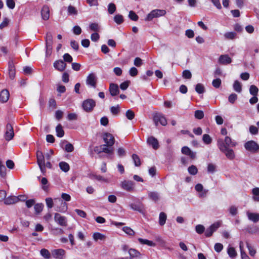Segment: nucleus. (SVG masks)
<instances>
[{
    "label": "nucleus",
    "mask_w": 259,
    "mask_h": 259,
    "mask_svg": "<svg viewBox=\"0 0 259 259\" xmlns=\"http://www.w3.org/2000/svg\"><path fill=\"white\" fill-rule=\"evenodd\" d=\"M219 149L224 153L226 157L229 159H233L235 157V154L232 149H229L224 143V141L222 139H219L217 143Z\"/></svg>",
    "instance_id": "obj_1"
},
{
    "label": "nucleus",
    "mask_w": 259,
    "mask_h": 259,
    "mask_svg": "<svg viewBox=\"0 0 259 259\" xmlns=\"http://www.w3.org/2000/svg\"><path fill=\"white\" fill-rule=\"evenodd\" d=\"M166 11L164 10L156 9L152 11L145 18V21H149L154 18H157L160 16H164Z\"/></svg>",
    "instance_id": "obj_2"
},
{
    "label": "nucleus",
    "mask_w": 259,
    "mask_h": 259,
    "mask_svg": "<svg viewBox=\"0 0 259 259\" xmlns=\"http://www.w3.org/2000/svg\"><path fill=\"white\" fill-rule=\"evenodd\" d=\"M96 106V102L92 99H88L83 101L82 107L83 109L87 112L92 111Z\"/></svg>",
    "instance_id": "obj_3"
},
{
    "label": "nucleus",
    "mask_w": 259,
    "mask_h": 259,
    "mask_svg": "<svg viewBox=\"0 0 259 259\" xmlns=\"http://www.w3.org/2000/svg\"><path fill=\"white\" fill-rule=\"evenodd\" d=\"M245 149L251 153H256L259 151V145L254 141H249L244 144Z\"/></svg>",
    "instance_id": "obj_4"
},
{
    "label": "nucleus",
    "mask_w": 259,
    "mask_h": 259,
    "mask_svg": "<svg viewBox=\"0 0 259 259\" xmlns=\"http://www.w3.org/2000/svg\"><path fill=\"white\" fill-rule=\"evenodd\" d=\"M153 121L156 126L158 124L159 122L163 126L167 124L166 118L163 114L160 113H155L153 114Z\"/></svg>",
    "instance_id": "obj_5"
},
{
    "label": "nucleus",
    "mask_w": 259,
    "mask_h": 259,
    "mask_svg": "<svg viewBox=\"0 0 259 259\" xmlns=\"http://www.w3.org/2000/svg\"><path fill=\"white\" fill-rule=\"evenodd\" d=\"M97 78L94 73H91L87 77L86 83L91 87L95 88L96 87Z\"/></svg>",
    "instance_id": "obj_6"
},
{
    "label": "nucleus",
    "mask_w": 259,
    "mask_h": 259,
    "mask_svg": "<svg viewBox=\"0 0 259 259\" xmlns=\"http://www.w3.org/2000/svg\"><path fill=\"white\" fill-rule=\"evenodd\" d=\"M103 139L106 145L109 147L112 146L115 142V139L113 136L108 133H105L103 135Z\"/></svg>",
    "instance_id": "obj_7"
},
{
    "label": "nucleus",
    "mask_w": 259,
    "mask_h": 259,
    "mask_svg": "<svg viewBox=\"0 0 259 259\" xmlns=\"http://www.w3.org/2000/svg\"><path fill=\"white\" fill-rule=\"evenodd\" d=\"M120 186L123 189L127 191L131 192L134 190L135 183L132 181H123L121 183Z\"/></svg>",
    "instance_id": "obj_8"
},
{
    "label": "nucleus",
    "mask_w": 259,
    "mask_h": 259,
    "mask_svg": "<svg viewBox=\"0 0 259 259\" xmlns=\"http://www.w3.org/2000/svg\"><path fill=\"white\" fill-rule=\"evenodd\" d=\"M14 136V133L13 131V127L11 124L8 123L6 126V131L5 134V139L7 141H9L13 138Z\"/></svg>",
    "instance_id": "obj_9"
},
{
    "label": "nucleus",
    "mask_w": 259,
    "mask_h": 259,
    "mask_svg": "<svg viewBox=\"0 0 259 259\" xmlns=\"http://www.w3.org/2000/svg\"><path fill=\"white\" fill-rule=\"evenodd\" d=\"M54 220L60 226H66L67 225L66 218L64 216H61L58 213H56L55 214Z\"/></svg>",
    "instance_id": "obj_10"
},
{
    "label": "nucleus",
    "mask_w": 259,
    "mask_h": 259,
    "mask_svg": "<svg viewBox=\"0 0 259 259\" xmlns=\"http://www.w3.org/2000/svg\"><path fill=\"white\" fill-rule=\"evenodd\" d=\"M220 227L219 223H215L211 225L206 229L205 232V235L208 237L212 235L213 233Z\"/></svg>",
    "instance_id": "obj_11"
},
{
    "label": "nucleus",
    "mask_w": 259,
    "mask_h": 259,
    "mask_svg": "<svg viewBox=\"0 0 259 259\" xmlns=\"http://www.w3.org/2000/svg\"><path fill=\"white\" fill-rule=\"evenodd\" d=\"M53 66L56 69L62 72L65 70L66 64L64 61L59 60L54 63Z\"/></svg>",
    "instance_id": "obj_12"
},
{
    "label": "nucleus",
    "mask_w": 259,
    "mask_h": 259,
    "mask_svg": "<svg viewBox=\"0 0 259 259\" xmlns=\"http://www.w3.org/2000/svg\"><path fill=\"white\" fill-rule=\"evenodd\" d=\"M147 143L148 145L151 146L154 149H157L159 147L158 140L153 136L147 138Z\"/></svg>",
    "instance_id": "obj_13"
},
{
    "label": "nucleus",
    "mask_w": 259,
    "mask_h": 259,
    "mask_svg": "<svg viewBox=\"0 0 259 259\" xmlns=\"http://www.w3.org/2000/svg\"><path fill=\"white\" fill-rule=\"evenodd\" d=\"M41 18L44 20H48L50 18V9L47 5H44L41 10Z\"/></svg>",
    "instance_id": "obj_14"
},
{
    "label": "nucleus",
    "mask_w": 259,
    "mask_h": 259,
    "mask_svg": "<svg viewBox=\"0 0 259 259\" xmlns=\"http://www.w3.org/2000/svg\"><path fill=\"white\" fill-rule=\"evenodd\" d=\"M65 253V251L63 249H57L52 251V255L57 259H63Z\"/></svg>",
    "instance_id": "obj_15"
},
{
    "label": "nucleus",
    "mask_w": 259,
    "mask_h": 259,
    "mask_svg": "<svg viewBox=\"0 0 259 259\" xmlns=\"http://www.w3.org/2000/svg\"><path fill=\"white\" fill-rule=\"evenodd\" d=\"M231 62L232 59L228 55H222L219 58V62L223 65L230 64Z\"/></svg>",
    "instance_id": "obj_16"
},
{
    "label": "nucleus",
    "mask_w": 259,
    "mask_h": 259,
    "mask_svg": "<svg viewBox=\"0 0 259 259\" xmlns=\"http://www.w3.org/2000/svg\"><path fill=\"white\" fill-rule=\"evenodd\" d=\"M246 214L249 220L256 223L259 221V213L247 211Z\"/></svg>",
    "instance_id": "obj_17"
},
{
    "label": "nucleus",
    "mask_w": 259,
    "mask_h": 259,
    "mask_svg": "<svg viewBox=\"0 0 259 259\" xmlns=\"http://www.w3.org/2000/svg\"><path fill=\"white\" fill-rule=\"evenodd\" d=\"M10 94L7 90H3L0 93V102L5 103L8 101L9 99Z\"/></svg>",
    "instance_id": "obj_18"
},
{
    "label": "nucleus",
    "mask_w": 259,
    "mask_h": 259,
    "mask_svg": "<svg viewBox=\"0 0 259 259\" xmlns=\"http://www.w3.org/2000/svg\"><path fill=\"white\" fill-rule=\"evenodd\" d=\"M61 147L67 152H71L74 150V147L72 144L68 143L64 140L61 143Z\"/></svg>",
    "instance_id": "obj_19"
},
{
    "label": "nucleus",
    "mask_w": 259,
    "mask_h": 259,
    "mask_svg": "<svg viewBox=\"0 0 259 259\" xmlns=\"http://www.w3.org/2000/svg\"><path fill=\"white\" fill-rule=\"evenodd\" d=\"M109 91L112 96H115L119 93L118 86L115 83H111L109 87Z\"/></svg>",
    "instance_id": "obj_20"
},
{
    "label": "nucleus",
    "mask_w": 259,
    "mask_h": 259,
    "mask_svg": "<svg viewBox=\"0 0 259 259\" xmlns=\"http://www.w3.org/2000/svg\"><path fill=\"white\" fill-rule=\"evenodd\" d=\"M181 151L184 154L189 156L192 158L195 157V153L192 152L187 146H184L182 148Z\"/></svg>",
    "instance_id": "obj_21"
},
{
    "label": "nucleus",
    "mask_w": 259,
    "mask_h": 259,
    "mask_svg": "<svg viewBox=\"0 0 259 259\" xmlns=\"http://www.w3.org/2000/svg\"><path fill=\"white\" fill-rule=\"evenodd\" d=\"M128 252L130 255V259L138 258L141 255L139 251L133 248L129 249L128 250Z\"/></svg>",
    "instance_id": "obj_22"
},
{
    "label": "nucleus",
    "mask_w": 259,
    "mask_h": 259,
    "mask_svg": "<svg viewBox=\"0 0 259 259\" xmlns=\"http://www.w3.org/2000/svg\"><path fill=\"white\" fill-rule=\"evenodd\" d=\"M17 203V198L15 196H10L4 200V203L6 205H11Z\"/></svg>",
    "instance_id": "obj_23"
},
{
    "label": "nucleus",
    "mask_w": 259,
    "mask_h": 259,
    "mask_svg": "<svg viewBox=\"0 0 259 259\" xmlns=\"http://www.w3.org/2000/svg\"><path fill=\"white\" fill-rule=\"evenodd\" d=\"M131 208L134 210L138 211L140 212H143V206L141 203H132L130 204Z\"/></svg>",
    "instance_id": "obj_24"
},
{
    "label": "nucleus",
    "mask_w": 259,
    "mask_h": 259,
    "mask_svg": "<svg viewBox=\"0 0 259 259\" xmlns=\"http://www.w3.org/2000/svg\"><path fill=\"white\" fill-rule=\"evenodd\" d=\"M37 163L39 165L40 169L41 171L44 174L46 172L45 168V158L42 157V158H37Z\"/></svg>",
    "instance_id": "obj_25"
},
{
    "label": "nucleus",
    "mask_w": 259,
    "mask_h": 259,
    "mask_svg": "<svg viewBox=\"0 0 259 259\" xmlns=\"http://www.w3.org/2000/svg\"><path fill=\"white\" fill-rule=\"evenodd\" d=\"M67 14L69 16H75L78 14V11L76 8L72 5H69L67 8Z\"/></svg>",
    "instance_id": "obj_26"
},
{
    "label": "nucleus",
    "mask_w": 259,
    "mask_h": 259,
    "mask_svg": "<svg viewBox=\"0 0 259 259\" xmlns=\"http://www.w3.org/2000/svg\"><path fill=\"white\" fill-rule=\"evenodd\" d=\"M59 201L61 202L60 206L56 209L57 211L61 212H65L67 211L68 207L67 204L65 202H63L60 198L58 199Z\"/></svg>",
    "instance_id": "obj_27"
},
{
    "label": "nucleus",
    "mask_w": 259,
    "mask_h": 259,
    "mask_svg": "<svg viewBox=\"0 0 259 259\" xmlns=\"http://www.w3.org/2000/svg\"><path fill=\"white\" fill-rule=\"evenodd\" d=\"M239 248L241 252V257L242 259H250L249 256L247 255L244 250V244L243 242L241 241L239 243Z\"/></svg>",
    "instance_id": "obj_28"
},
{
    "label": "nucleus",
    "mask_w": 259,
    "mask_h": 259,
    "mask_svg": "<svg viewBox=\"0 0 259 259\" xmlns=\"http://www.w3.org/2000/svg\"><path fill=\"white\" fill-rule=\"evenodd\" d=\"M100 149H102V152H103L105 153L112 154L113 152V148L106 144L100 146Z\"/></svg>",
    "instance_id": "obj_29"
},
{
    "label": "nucleus",
    "mask_w": 259,
    "mask_h": 259,
    "mask_svg": "<svg viewBox=\"0 0 259 259\" xmlns=\"http://www.w3.org/2000/svg\"><path fill=\"white\" fill-rule=\"evenodd\" d=\"M148 196L151 200L155 202L158 201L160 198L159 194L156 192H149Z\"/></svg>",
    "instance_id": "obj_30"
},
{
    "label": "nucleus",
    "mask_w": 259,
    "mask_h": 259,
    "mask_svg": "<svg viewBox=\"0 0 259 259\" xmlns=\"http://www.w3.org/2000/svg\"><path fill=\"white\" fill-rule=\"evenodd\" d=\"M224 143L225 144L227 148L229 147H235L236 145V143L232 141L231 139L228 136L225 137Z\"/></svg>",
    "instance_id": "obj_31"
},
{
    "label": "nucleus",
    "mask_w": 259,
    "mask_h": 259,
    "mask_svg": "<svg viewBox=\"0 0 259 259\" xmlns=\"http://www.w3.org/2000/svg\"><path fill=\"white\" fill-rule=\"evenodd\" d=\"M166 214L163 212H161L159 214V223L160 226H163L166 220Z\"/></svg>",
    "instance_id": "obj_32"
},
{
    "label": "nucleus",
    "mask_w": 259,
    "mask_h": 259,
    "mask_svg": "<svg viewBox=\"0 0 259 259\" xmlns=\"http://www.w3.org/2000/svg\"><path fill=\"white\" fill-rule=\"evenodd\" d=\"M138 241L142 244H146L149 246H155V243L147 239H144L141 238L138 239Z\"/></svg>",
    "instance_id": "obj_33"
},
{
    "label": "nucleus",
    "mask_w": 259,
    "mask_h": 259,
    "mask_svg": "<svg viewBox=\"0 0 259 259\" xmlns=\"http://www.w3.org/2000/svg\"><path fill=\"white\" fill-rule=\"evenodd\" d=\"M56 131L57 136L58 137L61 138L64 135V132L63 130L62 126L60 124H59L56 127Z\"/></svg>",
    "instance_id": "obj_34"
},
{
    "label": "nucleus",
    "mask_w": 259,
    "mask_h": 259,
    "mask_svg": "<svg viewBox=\"0 0 259 259\" xmlns=\"http://www.w3.org/2000/svg\"><path fill=\"white\" fill-rule=\"evenodd\" d=\"M53 44V36L52 34L50 32H48L46 34V45L51 46H52Z\"/></svg>",
    "instance_id": "obj_35"
},
{
    "label": "nucleus",
    "mask_w": 259,
    "mask_h": 259,
    "mask_svg": "<svg viewBox=\"0 0 259 259\" xmlns=\"http://www.w3.org/2000/svg\"><path fill=\"white\" fill-rule=\"evenodd\" d=\"M59 165L60 169L64 172H67L69 170V165L65 162H60Z\"/></svg>",
    "instance_id": "obj_36"
},
{
    "label": "nucleus",
    "mask_w": 259,
    "mask_h": 259,
    "mask_svg": "<svg viewBox=\"0 0 259 259\" xmlns=\"http://www.w3.org/2000/svg\"><path fill=\"white\" fill-rule=\"evenodd\" d=\"M93 237L95 241H97L98 240H103L105 239V236L101 233L96 232L94 233Z\"/></svg>",
    "instance_id": "obj_37"
},
{
    "label": "nucleus",
    "mask_w": 259,
    "mask_h": 259,
    "mask_svg": "<svg viewBox=\"0 0 259 259\" xmlns=\"http://www.w3.org/2000/svg\"><path fill=\"white\" fill-rule=\"evenodd\" d=\"M233 89L238 93H240L241 92L242 86L241 83L238 80H235L234 81L233 84Z\"/></svg>",
    "instance_id": "obj_38"
},
{
    "label": "nucleus",
    "mask_w": 259,
    "mask_h": 259,
    "mask_svg": "<svg viewBox=\"0 0 259 259\" xmlns=\"http://www.w3.org/2000/svg\"><path fill=\"white\" fill-rule=\"evenodd\" d=\"M258 92V88L254 85H251L249 88V93L253 96H256Z\"/></svg>",
    "instance_id": "obj_39"
},
{
    "label": "nucleus",
    "mask_w": 259,
    "mask_h": 259,
    "mask_svg": "<svg viewBox=\"0 0 259 259\" xmlns=\"http://www.w3.org/2000/svg\"><path fill=\"white\" fill-rule=\"evenodd\" d=\"M9 76L11 79H13L15 76V68L13 64L11 63L9 65Z\"/></svg>",
    "instance_id": "obj_40"
},
{
    "label": "nucleus",
    "mask_w": 259,
    "mask_h": 259,
    "mask_svg": "<svg viewBox=\"0 0 259 259\" xmlns=\"http://www.w3.org/2000/svg\"><path fill=\"white\" fill-rule=\"evenodd\" d=\"M44 208V205L42 203H37L34 205V208L35 210V212L36 214H39L40 213Z\"/></svg>",
    "instance_id": "obj_41"
},
{
    "label": "nucleus",
    "mask_w": 259,
    "mask_h": 259,
    "mask_svg": "<svg viewBox=\"0 0 259 259\" xmlns=\"http://www.w3.org/2000/svg\"><path fill=\"white\" fill-rule=\"evenodd\" d=\"M0 176L3 178H5L6 176V168L1 160H0Z\"/></svg>",
    "instance_id": "obj_42"
},
{
    "label": "nucleus",
    "mask_w": 259,
    "mask_h": 259,
    "mask_svg": "<svg viewBox=\"0 0 259 259\" xmlns=\"http://www.w3.org/2000/svg\"><path fill=\"white\" fill-rule=\"evenodd\" d=\"M236 33L234 32H226L224 34V37L226 39H233L235 38Z\"/></svg>",
    "instance_id": "obj_43"
},
{
    "label": "nucleus",
    "mask_w": 259,
    "mask_h": 259,
    "mask_svg": "<svg viewBox=\"0 0 259 259\" xmlns=\"http://www.w3.org/2000/svg\"><path fill=\"white\" fill-rule=\"evenodd\" d=\"M195 91L198 94H202L204 92L205 89L203 84L201 83H198L196 85Z\"/></svg>",
    "instance_id": "obj_44"
},
{
    "label": "nucleus",
    "mask_w": 259,
    "mask_h": 259,
    "mask_svg": "<svg viewBox=\"0 0 259 259\" xmlns=\"http://www.w3.org/2000/svg\"><path fill=\"white\" fill-rule=\"evenodd\" d=\"M132 158L136 166H139L141 165L140 159L137 154H133L132 155Z\"/></svg>",
    "instance_id": "obj_45"
},
{
    "label": "nucleus",
    "mask_w": 259,
    "mask_h": 259,
    "mask_svg": "<svg viewBox=\"0 0 259 259\" xmlns=\"http://www.w3.org/2000/svg\"><path fill=\"white\" fill-rule=\"evenodd\" d=\"M110 111L113 115H116L120 111V107L118 105L116 106H112L110 108Z\"/></svg>",
    "instance_id": "obj_46"
},
{
    "label": "nucleus",
    "mask_w": 259,
    "mask_h": 259,
    "mask_svg": "<svg viewBox=\"0 0 259 259\" xmlns=\"http://www.w3.org/2000/svg\"><path fill=\"white\" fill-rule=\"evenodd\" d=\"M122 230L124 231L126 234H127L128 235L133 236L135 235V232L133 229H132L131 228L128 227H124L122 228Z\"/></svg>",
    "instance_id": "obj_47"
},
{
    "label": "nucleus",
    "mask_w": 259,
    "mask_h": 259,
    "mask_svg": "<svg viewBox=\"0 0 259 259\" xmlns=\"http://www.w3.org/2000/svg\"><path fill=\"white\" fill-rule=\"evenodd\" d=\"M202 140L206 144H209L212 142V139L208 134H204L203 136Z\"/></svg>",
    "instance_id": "obj_48"
},
{
    "label": "nucleus",
    "mask_w": 259,
    "mask_h": 259,
    "mask_svg": "<svg viewBox=\"0 0 259 259\" xmlns=\"http://www.w3.org/2000/svg\"><path fill=\"white\" fill-rule=\"evenodd\" d=\"M40 182L42 185V189L45 191H47L48 190V186L47 185L48 182L47 179L46 178H42Z\"/></svg>",
    "instance_id": "obj_49"
},
{
    "label": "nucleus",
    "mask_w": 259,
    "mask_h": 259,
    "mask_svg": "<svg viewBox=\"0 0 259 259\" xmlns=\"http://www.w3.org/2000/svg\"><path fill=\"white\" fill-rule=\"evenodd\" d=\"M114 21L118 24H120L123 21V18L121 15H116L114 17Z\"/></svg>",
    "instance_id": "obj_50"
},
{
    "label": "nucleus",
    "mask_w": 259,
    "mask_h": 259,
    "mask_svg": "<svg viewBox=\"0 0 259 259\" xmlns=\"http://www.w3.org/2000/svg\"><path fill=\"white\" fill-rule=\"evenodd\" d=\"M116 11V6L114 4L110 3L108 6V12L110 14H113Z\"/></svg>",
    "instance_id": "obj_51"
},
{
    "label": "nucleus",
    "mask_w": 259,
    "mask_h": 259,
    "mask_svg": "<svg viewBox=\"0 0 259 259\" xmlns=\"http://www.w3.org/2000/svg\"><path fill=\"white\" fill-rule=\"evenodd\" d=\"M128 17L133 21H136L138 20V16L133 11H130L128 14Z\"/></svg>",
    "instance_id": "obj_52"
},
{
    "label": "nucleus",
    "mask_w": 259,
    "mask_h": 259,
    "mask_svg": "<svg viewBox=\"0 0 259 259\" xmlns=\"http://www.w3.org/2000/svg\"><path fill=\"white\" fill-rule=\"evenodd\" d=\"M228 253L229 255V256L231 257H234L237 255V253L235 250V248L232 247H230L228 248Z\"/></svg>",
    "instance_id": "obj_53"
},
{
    "label": "nucleus",
    "mask_w": 259,
    "mask_h": 259,
    "mask_svg": "<svg viewBox=\"0 0 259 259\" xmlns=\"http://www.w3.org/2000/svg\"><path fill=\"white\" fill-rule=\"evenodd\" d=\"M40 254L45 258H49L51 256L49 250L45 248L41 249Z\"/></svg>",
    "instance_id": "obj_54"
},
{
    "label": "nucleus",
    "mask_w": 259,
    "mask_h": 259,
    "mask_svg": "<svg viewBox=\"0 0 259 259\" xmlns=\"http://www.w3.org/2000/svg\"><path fill=\"white\" fill-rule=\"evenodd\" d=\"M188 170L189 174L191 175H196L198 172L197 167L195 165H193L189 167Z\"/></svg>",
    "instance_id": "obj_55"
},
{
    "label": "nucleus",
    "mask_w": 259,
    "mask_h": 259,
    "mask_svg": "<svg viewBox=\"0 0 259 259\" xmlns=\"http://www.w3.org/2000/svg\"><path fill=\"white\" fill-rule=\"evenodd\" d=\"M126 118L129 120H132L135 117V113L131 110H128L125 113Z\"/></svg>",
    "instance_id": "obj_56"
},
{
    "label": "nucleus",
    "mask_w": 259,
    "mask_h": 259,
    "mask_svg": "<svg viewBox=\"0 0 259 259\" xmlns=\"http://www.w3.org/2000/svg\"><path fill=\"white\" fill-rule=\"evenodd\" d=\"M182 76L184 78L190 79L192 77V74L190 70H185L183 72Z\"/></svg>",
    "instance_id": "obj_57"
},
{
    "label": "nucleus",
    "mask_w": 259,
    "mask_h": 259,
    "mask_svg": "<svg viewBox=\"0 0 259 259\" xmlns=\"http://www.w3.org/2000/svg\"><path fill=\"white\" fill-rule=\"evenodd\" d=\"M204 230L205 228L202 225H198L195 227L196 232L199 234L203 233L204 231Z\"/></svg>",
    "instance_id": "obj_58"
},
{
    "label": "nucleus",
    "mask_w": 259,
    "mask_h": 259,
    "mask_svg": "<svg viewBox=\"0 0 259 259\" xmlns=\"http://www.w3.org/2000/svg\"><path fill=\"white\" fill-rule=\"evenodd\" d=\"M246 245L249 250V254L252 256H254L256 253L255 250L248 242H246Z\"/></svg>",
    "instance_id": "obj_59"
},
{
    "label": "nucleus",
    "mask_w": 259,
    "mask_h": 259,
    "mask_svg": "<svg viewBox=\"0 0 259 259\" xmlns=\"http://www.w3.org/2000/svg\"><path fill=\"white\" fill-rule=\"evenodd\" d=\"M46 202L47 207L49 208H51L54 205L53 200L52 198L48 197L46 199Z\"/></svg>",
    "instance_id": "obj_60"
},
{
    "label": "nucleus",
    "mask_w": 259,
    "mask_h": 259,
    "mask_svg": "<svg viewBox=\"0 0 259 259\" xmlns=\"http://www.w3.org/2000/svg\"><path fill=\"white\" fill-rule=\"evenodd\" d=\"M195 117L198 119H201L204 117L203 112L201 110H196L195 112Z\"/></svg>",
    "instance_id": "obj_61"
},
{
    "label": "nucleus",
    "mask_w": 259,
    "mask_h": 259,
    "mask_svg": "<svg viewBox=\"0 0 259 259\" xmlns=\"http://www.w3.org/2000/svg\"><path fill=\"white\" fill-rule=\"evenodd\" d=\"M77 115L75 113H70L67 115V119L69 121L75 120L77 119Z\"/></svg>",
    "instance_id": "obj_62"
},
{
    "label": "nucleus",
    "mask_w": 259,
    "mask_h": 259,
    "mask_svg": "<svg viewBox=\"0 0 259 259\" xmlns=\"http://www.w3.org/2000/svg\"><path fill=\"white\" fill-rule=\"evenodd\" d=\"M212 85L215 88H219L221 84V80L220 78L213 79L212 82Z\"/></svg>",
    "instance_id": "obj_63"
},
{
    "label": "nucleus",
    "mask_w": 259,
    "mask_h": 259,
    "mask_svg": "<svg viewBox=\"0 0 259 259\" xmlns=\"http://www.w3.org/2000/svg\"><path fill=\"white\" fill-rule=\"evenodd\" d=\"M6 5L10 9H13L15 7V3L14 0H7Z\"/></svg>",
    "instance_id": "obj_64"
}]
</instances>
